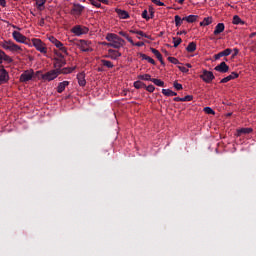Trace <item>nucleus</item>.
<instances>
[{"instance_id":"4","label":"nucleus","mask_w":256,"mask_h":256,"mask_svg":"<svg viewBox=\"0 0 256 256\" xmlns=\"http://www.w3.org/2000/svg\"><path fill=\"white\" fill-rule=\"evenodd\" d=\"M76 45L84 53H89V52L93 51V48H91V41H89V40H78Z\"/></svg>"},{"instance_id":"21","label":"nucleus","mask_w":256,"mask_h":256,"mask_svg":"<svg viewBox=\"0 0 256 256\" xmlns=\"http://www.w3.org/2000/svg\"><path fill=\"white\" fill-rule=\"evenodd\" d=\"M249 133H253L252 128H240L237 130L238 137H241V135H249Z\"/></svg>"},{"instance_id":"59","label":"nucleus","mask_w":256,"mask_h":256,"mask_svg":"<svg viewBox=\"0 0 256 256\" xmlns=\"http://www.w3.org/2000/svg\"><path fill=\"white\" fill-rule=\"evenodd\" d=\"M40 27H43V25H45V19L41 18L40 22H39Z\"/></svg>"},{"instance_id":"33","label":"nucleus","mask_w":256,"mask_h":256,"mask_svg":"<svg viewBox=\"0 0 256 256\" xmlns=\"http://www.w3.org/2000/svg\"><path fill=\"white\" fill-rule=\"evenodd\" d=\"M174 20H175L176 27H181V25H183V22L185 21L183 18H180L179 15H176L174 17Z\"/></svg>"},{"instance_id":"47","label":"nucleus","mask_w":256,"mask_h":256,"mask_svg":"<svg viewBox=\"0 0 256 256\" xmlns=\"http://www.w3.org/2000/svg\"><path fill=\"white\" fill-rule=\"evenodd\" d=\"M185 101H193V95H187L183 97L182 102H185Z\"/></svg>"},{"instance_id":"63","label":"nucleus","mask_w":256,"mask_h":256,"mask_svg":"<svg viewBox=\"0 0 256 256\" xmlns=\"http://www.w3.org/2000/svg\"><path fill=\"white\" fill-rule=\"evenodd\" d=\"M179 5H183L185 3V0H178Z\"/></svg>"},{"instance_id":"31","label":"nucleus","mask_w":256,"mask_h":256,"mask_svg":"<svg viewBox=\"0 0 256 256\" xmlns=\"http://www.w3.org/2000/svg\"><path fill=\"white\" fill-rule=\"evenodd\" d=\"M233 25H245V21L241 20V17L235 15L232 21Z\"/></svg>"},{"instance_id":"20","label":"nucleus","mask_w":256,"mask_h":256,"mask_svg":"<svg viewBox=\"0 0 256 256\" xmlns=\"http://www.w3.org/2000/svg\"><path fill=\"white\" fill-rule=\"evenodd\" d=\"M225 31V24L224 23H218L214 30V35H221Z\"/></svg>"},{"instance_id":"13","label":"nucleus","mask_w":256,"mask_h":256,"mask_svg":"<svg viewBox=\"0 0 256 256\" xmlns=\"http://www.w3.org/2000/svg\"><path fill=\"white\" fill-rule=\"evenodd\" d=\"M214 70L218 71L219 73H227L229 71V66L225 62H221L214 68Z\"/></svg>"},{"instance_id":"8","label":"nucleus","mask_w":256,"mask_h":256,"mask_svg":"<svg viewBox=\"0 0 256 256\" xmlns=\"http://www.w3.org/2000/svg\"><path fill=\"white\" fill-rule=\"evenodd\" d=\"M34 75L35 72L32 69L26 70L20 75V82L27 83L28 81H31V79H33Z\"/></svg>"},{"instance_id":"46","label":"nucleus","mask_w":256,"mask_h":256,"mask_svg":"<svg viewBox=\"0 0 256 256\" xmlns=\"http://www.w3.org/2000/svg\"><path fill=\"white\" fill-rule=\"evenodd\" d=\"M233 80V78H231L230 75H228L227 77H224L220 83H229V81Z\"/></svg>"},{"instance_id":"60","label":"nucleus","mask_w":256,"mask_h":256,"mask_svg":"<svg viewBox=\"0 0 256 256\" xmlns=\"http://www.w3.org/2000/svg\"><path fill=\"white\" fill-rule=\"evenodd\" d=\"M177 35H187V31L183 30V31L177 32Z\"/></svg>"},{"instance_id":"17","label":"nucleus","mask_w":256,"mask_h":256,"mask_svg":"<svg viewBox=\"0 0 256 256\" xmlns=\"http://www.w3.org/2000/svg\"><path fill=\"white\" fill-rule=\"evenodd\" d=\"M119 19H129V12L125 11V10H121L119 8L115 9Z\"/></svg>"},{"instance_id":"28","label":"nucleus","mask_w":256,"mask_h":256,"mask_svg":"<svg viewBox=\"0 0 256 256\" xmlns=\"http://www.w3.org/2000/svg\"><path fill=\"white\" fill-rule=\"evenodd\" d=\"M48 39L51 43H53V45H55V47H57V49H58V47H62L63 43L61 41L57 40V38H55L54 36H50Z\"/></svg>"},{"instance_id":"58","label":"nucleus","mask_w":256,"mask_h":256,"mask_svg":"<svg viewBox=\"0 0 256 256\" xmlns=\"http://www.w3.org/2000/svg\"><path fill=\"white\" fill-rule=\"evenodd\" d=\"M173 101H175V102H183V98H181V97H175V98L173 99Z\"/></svg>"},{"instance_id":"12","label":"nucleus","mask_w":256,"mask_h":256,"mask_svg":"<svg viewBox=\"0 0 256 256\" xmlns=\"http://www.w3.org/2000/svg\"><path fill=\"white\" fill-rule=\"evenodd\" d=\"M231 53H233L232 49H230V48L225 49L224 51H222L218 54H215L214 59H215V61H218V59H220L221 57H229V55H231Z\"/></svg>"},{"instance_id":"6","label":"nucleus","mask_w":256,"mask_h":256,"mask_svg":"<svg viewBox=\"0 0 256 256\" xmlns=\"http://www.w3.org/2000/svg\"><path fill=\"white\" fill-rule=\"evenodd\" d=\"M83 11H85V6L74 3L72 9L70 10V13L71 15H74V17H81Z\"/></svg>"},{"instance_id":"52","label":"nucleus","mask_w":256,"mask_h":256,"mask_svg":"<svg viewBox=\"0 0 256 256\" xmlns=\"http://www.w3.org/2000/svg\"><path fill=\"white\" fill-rule=\"evenodd\" d=\"M231 79H237L239 77V74L237 72H232L230 75Z\"/></svg>"},{"instance_id":"43","label":"nucleus","mask_w":256,"mask_h":256,"mask_svg":"<svg viewBox=\"0 0 256 256\" xmlns=\"http://www.w3.org/2000/svg\"><path fill=\"white\" fill-rule=\"evenodd\" d=\"M144 89H146V91H148V93H153V91H155V86H153V84H150V85L144 87Z\"/></svg>"},{"instance_id":"40","label":"nucleus","mask_w":256,"mask_h":256,"mask_svg":"<svg viewBox=\"0 0 256 256\" xmlns=\"http://www.w3.org/2000/svg\"><path fill=\"white\" fill-rule=\"evenodd\" d=\"M168 61L173 63V65H181V62H179L175 57H168Z\"/></svg>"},{"instance_id":"2","label":"nucleus","mask_w":256,"mask_h":256,"mask_svg":"<svg viewBox=\"0 0 256 256\" xmlns=\"http://www.w3.org/2000/svg\"><path fill=\"white\" fill-rule=\"evenodd\" d=\"M30 43V46L35 47V49H37V51H39L40 53H47V47H45V44H43V41H41V39L33 38Z\"/></svg>"},{"instance_id":"49","label":"nucleus","mask_w":256,"mask_h":256,"mask_svg":"<svg viewBox=\"0 0 256 256\" xmlns=\"http://www.w3.org/2000/svg\"><path fill=\"white\" fill-rule=\"evenodd\" d=\"M136 35H140V37H145L146 39H149V35L145 34L143 31L139 30L136 32Z\"/></svg>"},{"instance_id":"34","label":"nucleus","mask_w":256,"mask_h":256,"mask_svg":"<svg viewBox=\"0 0 256 256\" xmlns=\"http://www.w3.org/2000/svg\"><path fill=\"white\" fill-rule=\"evenodd\" d=\"M152 83L157 85V87H165V82H163L161 79L152 78Z\"/></svg>"},{"instance_id":"24","label":"nucleus","mask_w":256,"mask_h":256,"mask_svg":"<svg viewBox=\"0 0 256 256\" xmlns=\"http://www.w3.org/2000/svg\"><path fill=\"white\" fill-rule=\"evenodd\" d=\"M11 40H4L3 42H0V47H2V49H5L6 51H10L11 49Z\"/></svg>"},{"instance_id":"54","label":"nucleus","mask_w":256,"mask_h":256,"mask_svg":"<svg viewBox=\"0 0 256 256\" xmlns=\"http://www.w3.org/2000/svg\"><path fill=\"white\" fill-rule=\"evenodd\" d=\"M119 35H121V37H125V39H127V37L129 36V34H127V32L124 31H120Z\"/></svg>"},{"instance_id":"19","label":"nucleus","mask_w":256,"mask_h":256,"mask_svg":"<svg viewBox=\"0 0 256 256\" xmlns=\"http://www.w3.org/2000/svg\"><path fill=\"white\" fill-rule=\"evenodd\" d=\"M67 87H69V81L60 82L57 87V93H63Z\"/></svg>"},{"instance_id":"45","label":"nucleus","mask_w":256,"mask_h":256,"mask_svg":"<svg viewBox=\"0 0 256 256\" xmlns=\"http://www.w3.org/2000/svg\"><path fill=\"white\" fill-rule=\"evenodd\" d=\"M154 5H157L158 7H165V3L161 2L160 0H151Z\"/></svg>"},{"instance_id":"30","label":"nucleus","mask_w":256,"mask_h":256,"mask_svg":"<svg viewBox=\"0 0 256 256\" xmlns=\"http://www.w3.org/2000/svg\"><path fill=\"white\" fill-rule=\"evenodd\" d=\"M211 23H213V18L206 17V18L203 19L202 22H200V26L201 27H207V25H211Z\"/></svg>"},{"instance_id":"9","label":"nucleus","mask_w":256,"mask_h":256,"mask_svg":"<svg viewBox=\"0 0 256 256\" xmlns=\"http://www.w3.org/2000/svg\"><path fill=\"white\" fill-rule=\"evenodd\" d=\"M9 72L6 71L5 66L0 65V85H5L9 83Z\"/></svg>"},{"instance_id":"55","label":"nucleus","mask_w":256,"mask_h":256,"mask_svg":"<svg viewBox=\"0 0 256 256\" xmlns=\"http://www.w3.org/2000/svg\"><path fill=\"white\" fill-rule=\"evenodd\" d=\"M143 45H145V42H136V43H134L135 47H143Z\"/></svg>"},{"instance_id":"22","label":"nucleus","mask_w":256,"mask_h":256,"mask_svg":"<svg viewBox=\"0 0 256 256\" xmlns=\"http://www.w3.org/2000/svg\"><path fill=\"white\" fill-rule=\"evenodd\" d=\"M58 71H59V75H69V73H73V71H75V68L66 67V68L58 69Z\"/></svg>"},{"instance_id":"10","label":"nucleus","mask_w":256,"mask_h":256,"mask_svg":"<svg viewBox=\"0 0 256 256\" xmlns=\"http://www.w3.org/2000/svg\"><path fill=\"white\" fill-rule=\"evenodd\" d=\"M200 79H202L204 83H211V81L215 79V75L209 70H203L202 74L200 75Z\"/></svg>"},{"instance_id":"27","label":"nucleus","mask_w":256,"mask_h":256,"mask_svg":"<svg viewBox=\"0 0 256 256\" xmlns=\"http://www.w3.org/2000/svg\"><path fill=\"white\" fill-rule=\"evenodd\" d=\"M162 93L166 97H177V92H174L171 89H162Z\"/></svg>"},{"instance_id":"18","label":"nucleus","mask_w":256,"mask_h":256,"mask_svg":"<svg viewBox=\"0 0 256 256\" xmlns=\"http://www.w3.org/2000/svg\"><path fill=\"white\" fill-rule=\"evenodd\" d=\"M77 79H78V85H80V87H85V85H87V81L85 80V73H79L77 75Z\"/></svg>"},{"instance_id":"48","label":"nucleus","mask_w":256,"mask_h":256,"mask_svg":"<svg viewBox=\"0 0 256 256\" xmlns=\"http://www.w3.org/2000/svg\"><path fill=\"white\" fill-rule=\"evenodd\" d=\"M179 71H181L182 73H189V69L187 67L184 66H178Z\"/></svg>"},{"instance_id":"50","label":"nucleus","mask_w":256,"mask_h":256,"mask_svg":"<svg viewBox=\"0 0 256 256\" xmlns=\"http://www.w3.org/2000/svg\"><path fill=\"white\" fill-rule=\"evenodd\" d=\"M59 51L67 55V48L62 44V46L58 47Z\"/></svg>"},{"instance_id":"23","label":"nucleus","mask_w":256,"mask_h":256,"mask_svg":"<svg viewBox=\"0 0 256 256\" xmlns=\"http://www.w3.org/2000/svg\"><path fill=\"white\" fill-rule=\"evenodd\" d=\"M186 51L188 53H195L197 51V43L195 42H190L188 46L186 47Z\"/></svg>"},{"instance_id":"29","label":"nucleus","mask_w":256,"mask_h":256,"mask_svg":"<svg viewBox=\"0 0 256 256\" xmlns=\"http://www.w3.org/2000/svg\"><path fill=\"white\" fill-rule=\"evenodd\" d=\"M45 3H47V0H37L36 6L38 11H43L45 9Z\"/></svg>"},{"instance_id":"5","label":"nucleus","mask_w":256,"mask_h":256,"mask_svg":"<svg viewBox=\"0 0 256 256\" xmlns=\"http://www.w3.org/2000/svg\"><path fill=\"white\" fill-rule=\"evenodd\" d=\"M58 77H59L58 69L50 70L42 75L43 81H54V79H57Z\"/></svg>"},{"instance_id":"7","label":"nucleus","mask_w":256,"mask_h":256,"mask_svg":"<svg viewBox=\"0 0 256 256\" xmlns=\"http://www.w3.org/2000/svg\"><path fill=\"white\" fill-rule=\"evenodd\" d=\"M72 33L77 35V37H81V35H87L89 33V28L81 25H76L72 28Z\"/></svg>"},{"instance_id":"38","label":"nucleus","mask_w":256,"mask_h":256,"mask_svg":"<svg viewBox=\"0 0 256 256\" xmlns=\"http://www.w3.org/2000/svg\"><path fill=\"white\" fill-rule=\"evenodd\" d=\"M174 47L177 48L181 43H183V40L181 38H173Z\"/></svg>"},{"instance_id":"44","label":"nucleus","mask_w":256,"mask_h":256,"mask_svg":"<svg viewBox=\"0 0 256 256\" xmlns=\"http://www.w3.org/2000/svg\"><path fill=\"white\" fill-rule=\"evenodd\" d=\"M148 11L147 10H144L142 12V19H146V21H149L151 19V17L148 15Z\"/></svg>"},{"instance_id":"39","label":"nucleus","mask_w":256,"mask_h":256,"mask_svg":"<svg viewBox=\"0 0 256 256\" xmlns=\"http://www.w3.org/2000/svg\"><path fill=\"white\" fill-rule=\"evenodd\" d=\"M90 5H93L94 7H97V9H100L101 3L97 0H88Z\"/></svg>"},{"instance_id":"26","label":"nucleus","mask_w":256,"mask_h":256,"mask_svg":"<svg viewBox=\"0 0 256 256\" xmlns=\"http://www.w3.org/2000/svg\"><path fill=\"white\" fill-rule=\"evenodd\" d=\"M197 19H199L198 15H189L183 18V20L186 21L187 23H195Z\"/></svg>"},{"instance_id":"14","label":"nucleus","mask_w":256,"mask_h":256,"mask_svg":"<svg viewBox=\"0 0 256 256\" xmlns=\"http://www.w3.org/2000/svg\"><path fill=\"white\" fill-rule=\"evenodd\" d=\"M5 61L6 63H13V58L5 53V51L0 49V65Z\"/></svg>"},{"instance_id":"35","label":"nucleus","mask_w":256,"mask_h":256,"mask_svg":"<svg viewBox=\"0 0 256 256\" xmlns=\"http://www.w3.org/2000/svg\"><path fill=\"white\" fill-rule=\"evenodd\" d=\"M101 63L104 67H107L108 69H113L114 67L113 62L109 60H101Z\"/></svg>"},{"instance_id":"1","label":"nucleus","mask_w":256,"mask_h":256,"mask_svg":"<svg viewBox=\"0 0 256 256\" xmlns=\"http://www.w3.org/2000/svg\"><path fill=\"white\" fill-rule=\"evenodd\" d=\"M106 40L109 41V43L106 44L107 47H113L114 49H121V47L125 45V40L117 34L108 33L106 35Z\"/></svg>"},{"instance_id":"41","label":"nucleus","mask_w":256,"mask_h":256,"mask_svg":"<svg viewBox=\"0 0 256 256\" xmlns=\"http://www.w3.org/2000/svg\"><path fill=\"white\" fill-rule=\"evenodd\" d=\"M204 112L207 113V115H215V110L211 107H205Z\"/></svg>"},{"instance_id":"64","label":"nucleus","mask_w":256,"mask_h":256,"mask_svg":"<svg viewBox=\"0 0 256 256\" xmlns=\"http://www.w3.org/2000/svg\"><path fill=\"white\" fill-rule=\"evenodd\" d=\"M139 30H131L130 33H134L135 35H137Z\"/></svg>"},{"instance_id":"57","label":"nucleus","mask_w":256,"mask_h":256,"mask_svg":"<svg viewBox=\"0 0 256 256\" xmlns=\"http://www.w3.org/2000/svg\"><path fill=\"white\" fill-rule=\"evenodd\" d=\"M1 7H7V1L6 0H0Z\"/></svg>"},{"instance_id":"16","label":"nucleus","mask_w":256,"mask_h":256,"mask_svg":"<svg viewBox=\"0 0 256 256\" xmlns=\"http://www.w3.org/2000/svg\"><path fill=\"white\" fill-rule=\"evenodd\" d=\"M150 51L151 53H153V55H155L156 59L160 61L161 65H165V62L163 61V55H161V52H159V50L155 48H150Z\"/></svg>"},{"instance_id":"36","label":"nucleus","mask_w":256,"mask_h":256,"mask_svg":"<svg viewBox=\"0 0 256 256\" xmlns=\"http://www.w3.org/2000/svg\"><path fill=\"white\" fill-rule=\"evenodd\" d=\"M138 79H140L141 81H153V78H151L149 74L139 75Z\"/></svg>"},{"instance_id":"53","label":"nucleus","mask_w":256,"mask_h":256,"mask_svg":"<svg viewBox=\"0 0 256 256\" xmlns=\"http://www.w3.org/2000/svg\"><path fill=\"white\" fill-rule=\"evenodd\" d=\"M55 55H57V57H59L58 59H65L63 54L58 52L57 50L54 51Z\"/></svg>"},{"instance_id":"15","label":"nucleus","mask_w":256,"mask_h":256,"mask_svg":"<svg viewBox=\"0 0 256 256\" xmlns=\"http://www.w3.org/2000/svg\"><path fill=\"white\" fill-rule=\"evenodd\" d=\"M108 57L110 59L117 60V59H119V57H121V52H119L118 50L109 49L108 50Z\"/></svg>"},{"instance_id":"61","label":"nucleus","mask_w":256,"mask_h":256,"mask_svg":"<svg viewBox=\"0 0 256 256\" xmlns=\"http://www.w3.org/2000/svg\"><path fill=\"white\" fill-rule=\"evenodd\" d=\"M100 3H104V5H109V0H100Z\"/></svg>"},{"instance_id":"51","label":"nucleus","mask_w":256,"mask_h":256,"mask_svg":"<svg viewBox=\"0 0 256 256\" xmlns=\"http://www.w3.org/2000/svg\"><path fill=\"white\" fill-rule=\"evenodd\" d=\"M148 11L150 13V19H153V17H155V10L153 7H150Z\"/></svg>"},{"instance_id":"62","label":"nucleus","mask_w":256,"mask_h":256,"mask_svg":"<svg viewBox=\"0 0 256 256\" xmlns=\"http://www.w3.org/2000/svg\"><path fill=\"white\" fill-rule=\"evenodd\" d=\"M255 36H256V32L251 33L250 34V39H253V37H255Z\"/></svg>"},{"instance_id":"25","label":"nucleus","mask_w":256,"mask_h":256,"mask_svg":"<svg viewBox=\"0 0 256 256\" xmlns=\"http://www.w3.org/2000/svg\"><path fill=\"white\" fill-rule=\"evenodd\" d=\"M139 57H141V59L143 61H148V63H151V65H155V61L153 60V58L147 56L144 53H138Z\"/></svg>"},{"instance_id":"37","label":"nucleus","mask_w":256,"mask_h":256,"mask_svg":"<svg viewBox=\"0 0 256 256\" xmlns=\"http://www.w3.org/2000/svg\"><path fill=\"white\" fill-rule=\"evenodd\" d=\"M134 87L135 89H145V87H147V85H145V83L141 82V81H135L134 82Z\"/></svg>"},{"instance_id":"11","label":"nucleus","mask_w":256,"mask_h":256,"mask_svg":"<svg viewBox=\"0 0 256 256\" xmlns=\"http://www.w3.org/2000/svg\"><path fill=\"white\" fill-rule=\"evenodd\" d=\"M65 65H67L65 58H54L55 69H61L62 67H65Z\"/></svg>"},{"instance_id":"3","label":"nucleus","mask_w":256,"mask_h":256,"mask_svg":"<svg viewBox=\"0 0 256 256\" xmlns=\"http://www.w3.org/2000/svg\"><path fill=\"white\" fill-rule=\"evenodd\" d=\"M12 37L17 41V43H24V45H31V40H29L25 35L21 34L19 31H13Z\"/></svg>"},{"instance_id":"42","label":"nucleus","mask_w":256,"mask_h":256,"mask_svg":"<svg viewBox=\"0 0 256 256\" xmlns=\"http://www.w3.org/2000/svg\"><path fill=\"white\" fill-rule=\"evenodd\" d=\"M173 87L175 88L176 91H181V89H183V85L179 84L177 81L173 83Z\"/></svg>"},{"instance_id":"56","label":"nucleus","mask_w":256,"mask_h":256,"mask_svg":"<svg viewBox=\"0 0 256 256\" xmlns=\"http://www.w3.org/2000/svg\"><path fill=\"white\" fill-rule=\"evenodd\" d=\"M126 39L129 43H131V45H135V42H133V38H131L130 36H126Z\"/></svg>"},{"instance_id":"32","label":"nucleus","mask_w":256,"mask_h":256,"mask_svg":"<svg viewBox=\"0 0 256 256\" xmlns=\"http://www.w3.org/2000/svg\"><path fill=\"white\" fill-rule=\"evenodd\" d=\"M10 51H12L14 53H19V51H22V49H21V46L11 42V44H10Z\"/></svg>"}]
</instances>
